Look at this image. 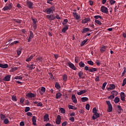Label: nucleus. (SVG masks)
I'll return each instance as SVG.
<instances>
[{
    "instance_id": "1",
    "label": "nucleus",
    "mask_w": 126,
    "mask_h": 126,
    "mask_svg": "<svg viewBox=\"0 0 126 126\" xmlns=\"http://www.w3.org/2000/svg\"><path fill=\"white\" fill-rule=\"evenodd\" d=\"M56 10V7L55 6H52L50 8H47L44 11V12H46L47 14H53L54 13V11Z\"/></svg>"
},
{
    "instance_id": "2",
    "label": "nucleus",
    "mask_w": 126,
    "mask_h": 126,
    "mask_svg": "<svg viewBox=\"0 0 126 126\" xmlns=\"http://www.w3.org/2000/svg\"><path fill=\"white\" fill-rule=\"evenodd\" d=\"M12 5H13V4H12V3H10L7 5L5 6L2 9L4 11H6V10H10L11 8H12Z\"/></svg>"
},
{
    "instance_id": "3",
    "label": "nucleus",
    "mask_w": 126,
    "mask_h": 126,
    "mask_svg": "<svg viewBox=\"0 0 126 126\" xmlns=\"http://www.w3.org/2000/svg\"><path fill=\"white\" fill-rule=\"evenodd\" d=\"M106 103L108 106L107 111L109 112H112V111H113V106H112V104H111V102H110V101H106Z\"/></svg>"
},
{
    "instance_id": "4",
    "label": "nucleus",
    "mask_w": 126,
    "mask_h": 126,
    "mask_svg": "<svg viewBox=\"0 0 126 126\" xmlns=\"http://www.w3.org/2000/svg\"><path fill=\"white\" fill-rule=\"evenodd\" d=\"M67 64L70 68H71V69L73 70H76V67H75L74 64L71 63L70 62H69L67 63Z\"/></svg>"
},
{
    "instance_id": "5",
    "label": "nucleus",
    "mask_w": 126,
    "mask_h": 126,
    "mask_svg": "<svg viewBox=\"0 0 126 126\" xmlns=\"http://www.w3.org/2000/svg\"><path fill=\"white\" fill-rule=\"evenodd\" d=\"M32 24L33 25V28L34 30L37 29V23H38V21L37 20V19H32Z\"/></svg>"
},
{
    "instance_id": "6",
    "label": "nucleus",
    "mask_w": 126,
    "mask_h": 126,
    "mask_svg": "<svg viewBox=\"0 0 126 126\" xmlns=\"http://www.w3.org/2000/svg\"><path fill=\"white\" fill-rule=\"evenodd\" d=\"M61 122H62V117H61V115H58L57 118L56 120V125H61Z\"/></svg>"
},
{
    "instance_id": "7",
    "label": "nucleus",
    "mask_w": 126,
    "mask_h": 126,
    "mask_svg": "<svg viewBox=\"0 0 126 126\" xmlns=\"http://www.w3.org/2000/svg\"><path fill=\"white\" fill-rule=\"evenodd\" d=\"M101 10L102 12H103V13H105L106 14H108V8H107L106 7H105L104 6H102L101 7Z\"/></svg>"
},
{
    "instance_id": "8",
    "label": "nucleus",
    "mask_w": 126,
    "mask_h": 126,
    "mask_svg": "<svg viewBox=\"0 0 126 126\" xmlns=\"http://www.w3.org/2000/svg\"><path fill=\"white\" fill-rule=\"evenodd\" d=\"M72 14L74 18H75L76 20H79V19H80L81 18L80 15H78V13L76 12H73Z\"/></svg>"
},
{
    "instance_id": "9",
    "label": "nucleus",
    "mask_w": 126,
    "mask_h": 126,
    "mask_svg": "<svg viewBox=\"0 0 126 126\" xmlns=\"http://www.w3.org/2000/svg\"><path fill=\"white\" fill-rule=\"evenodd\" d=\"M32 38H34V33H33V32H30V35L29 37V39L28 42H31V40H32Z\"/></svg>"
},
{
    "instance_id": "10",
    "label": "nucleus",
    "mask_w": 126,
    "mask_h": 126,
    "mask_svg": "<svg viewBox=\"0 0 126 126\" xmlns=\"http://www.w3.org/2000/svg\"><path fill=\"white\" fill-rule=\"evenodd\" d=\"M26 96L28 98H34L36 96V94L31 93L27 94H26Z\"/></svg>"
},
{
    "instance_id": "11",
    "label": "nucleus",
    "mask_w": 126,
    "mask_h": 126,
    "mask_svg": "<svg viewBox=\"0 0 126 126\" xmlns=\"http://www.w3.org/2000/svg\"><path fill=\"white\" fill-rule=\"evenodd\" d=\"M27 4L29 8H33V2H31L30 1H27Z\"/></svg>"
},
{
    "instance_id": "12",
    "label": "nucleus",
    "mask_w": 126,
    "mask_h": 126,
    "mask_svg": "<svg viewBox=\"0 0 126 126\" xmlns=\"http://www.w3.org/2000/svg\"><path fill=\"white\" fill-rule=\"evenodd\" d=\"M100 117V114L99 113H94L92 118L93 120H96V119H98Z\"/></svg>"
},
{
    "instance_id": "13",
    "label": "nucleus",
    "mask_w": 126,
    "mask_h": 126,
    "mask_svg": "<svg viewBox=\"0 0 126 126\" xmlns=\"http://www.w3.org/2000/svg\"><path fill=\"white\" fill-rule=\"evenodd\" d=\"M110 87L107 88L108 91H111V90H113V89H115L116 88V86L114 84H110Z\"/></svg>"
},
{
    "instance_id": "14",
    "label": "nucleus",
    "mask_w": 126,
    "mask_h": 126,
    "mask_svg": "<svg viewBox=\"0 0 126 126\" xmlns=\"http://www.w3.org/2000/svg\"><path fill=\"white\" fill-rule=\"evenodd\" d=\"M32 121V125L33 126H36V122H37V118L35 116H33Z\"/></svg>"
},
{
    "instance_id": "15",
    "label": "nucleus",
    "mask_w": 126,
    "mask_h": 126,
    "mask_svg": "<svg viewBox=\"0 0 126 126\" xmlns=\"http://www.w3.org/2000/svg\"><path fill=\"white\" fill-rule=\"evenodd\" d=\"M72 101L73 103H77V99H76V96H75V94L72 95Z\"/></svg>"
},
{
    "instance_id": "16",
    "label": "nucleus",
    "mask_w": 126,
    "mask_h": 126,
    "mask_svg": "<svg viewBox=\"0 0 126 126\" xmlns=\"http://www.w3.org/2000/svg\"><path fill=\"white\" fill-rule=\"evenodd\" d=\"M45 92H46V88L44 87H42L40 90V91L39 92L40 94L41 95H43Z\"/></svg>"
},
{
    "instance_id": "17",
    "label": "nucleus",
    "mask_w": 126,
    "mask_h": 126,
    "mask_svg": "<svg viewBox=\"0 0 126 126\" xmlns=\"http://www.w3.org/2000/svg\"><path fill=\"white\" fill-rule=\"evenodd\" d=\"M64 27H63L62 30V33H64L65 32H66L67 30H68V25H66Z\"/></svg>"
},
{
    "instance_id": "18",
    "label": "nucleus",
    "mask_w": 126,
    "mask_h": 126,
    "mask_svg": "<svg viewBox=\"0 0 126 126\" xmlns=\"http://www.w3.org/2000/svg\"><path fill=\"white\" fill-rule=\"evenodd\" d=\"M0 67H1V68H7V67H8V64L6 63H0Z\"/></svg>"
},
{
    "instance_id": "19",
    "label": "nucleus",
    "mask_w": 126,
    "mask_h": 126,
    "mask_svg": "<svg viewBox=\"0 0 126 126\" xmlns=\"http://www.w3.org/2000/svg\"><path fill=\"white\" fill-rule=\"evenodd\" d=\"M89 31H90V30L88 28H85L83 29V30L81 31L82 34H84V33H87V32H89Z\"/></svg>"
},
{
    "instance_id": "20",
    "label": "nucleus",
    "mask_w": 126,
    "mask_h": 126,
    "mask_svg": "<svg viewBox=\"0 0 126 126\" xmlns=\"http://www.w3.org/2000/svg\"><path fill=\"white\" fill-rule=\"evenodd\" d=\"M88 21H90V18H86L82 21V23H83V24H85L87 23V22H88Z\"/></svg>"
},
{
    "instance_id": "21",
    "label": "nucleus",
    "mask_w": 126,
    "mask_h": 126,
    "mask_svg": "<svg viewBox=\"0 0 126 126\" xmlns=\"http://www.w3.org/2000/svg\"><path fill=\"white\" fill-rule=\"evenodd\" d=\"M11 75H8L4 78V81H10Z\"/></svg>"
},
{
    "instance_id": "22",
    "label": "nucleus",
    "mask_w": 126,
    "mask_h": 126,
    "mask_svg": "<svg viewBox=\"0 0 126 126\" xmlns=\"http://www.w3.org/2000/svg\"><path fill=\"white\" fill-rule=\"evenodd\" d=\"M106 49H107V46H103L102 47H101L100 49V53H102V54H103V53L105 52Z\"/></svg>"
},
{
    "instance_id": "23",
    "label": "nucleus",
    "mask_w": 126,
    "mask_h": 126,
    "mask_svg": "<svg viewBox=\"0 0 126 126\" xmlns=\"http://www.w3.org/2000/svg\"><path fill=\"white\" fill-rule=\"evenodd\" d=\"M49 120V114H45L44 117V122H48Z\"/></svg>"
},
{
    "instance_id": "24",
    "label": "nucleus",
    "mask_w": 126,
    "mask_h": 126,
    "mask_svg": "<svg viewBox=\"0 0 126 126\" xmlns=\"http://www.w3.org/2000/svg\"><path fill=\"white\" fill-rule=\"evenodd\" d=\"M68 109L70 110H77V108L74 107L73 105H69L68 106Z\"/></svg>"
},
{
    "instance_id": "25",
    "label": "nucleus",
    "mask_w": 126,
    "mask_h": 126,
    "mask_svg": "<svg viewBox=\"0 0 126 126\" xmlns=\"http://www.w3.org/2000/svg\"><path fill=\"white\" fill-rule=\"evenodd\" d=\"M14 79H20L21 80H22V79H23V75L16 76L14 78Z\"/></svg>"
},
{
    "instance_id": "26",
    "label": "nucleus",
    "mask_w": 126,
    "mask_h": 126,
    "mask_svg": "<svg viewBox=\"0 0 126 126\" xmlns=\"http://www.w3.org/2000/svg\"><path fill=\"white\" fill-rule=\"evenodd\" d=\"M86 92H87V90H83L78 92L77 94L78 95H82V94H84V93H86Z\"/></svg>"
},
{
    "instance_id": "27",
    "label": "nucleus",
    "mask_w": 126,
    "mask_h": 126,
    "mask_svg": "<svg viewBox=\"0 0 126 126\" xmlns=\"http://www.w3.org/2000/svg\"><path fill=\"white\" fill-rule=\"evenodd\" d=\"M68 22V20L67 19H65L63 20V22L62 23V25L63 26H66V23Z\"/></svg>"
},
{
    "instance_id": "28",
    "label": "nucleus",
    "mask_w": 126,
    "mask_h": 126,
    "mask_svg": "<svg viewBox=\"0 0 126 126\" xmlns=\"http://www.w3.org/2000/svg\"><path fill=\"white\" fill-rule=\"evenodd\" d=\"M63 94H61V93H57L56 94V99H59V98H61Z\"/></svg>"
},
{
    "instance_id": "29",
    "label": "nucleus",
    "mask_w": 126,
    "mask_h": 126,
    "mask_svg": "<svg viewBox=\"0 0 126 126\" xmlns=\"http://www.w3.org/2000/svg\"><path fill=\"white\" fill-rule=\"evenodd\" d=\"M21 51H22V48H21V47H20L17 50V53L18 56H20V55H21Z\"/></svg>"
},
{
    "instance_id": "30",
    "label": "nucleus",
    "mask_w": 126,
    "mask_h": 126,
    "mask_svg": "<svg viewBox=\"0 0 126 126\" xmlns=\"http://www.w3.org/2000/svg\"><path fill=\"white\" fill-rule=\"evenodd\" d=\"M81 100L82 102H87V101H88V100H89V99L88 98V97H82L81 98Z\"/></svg>"
},
{
    "instance_id": "31",
    "label": "nucleus",
    "mask_w": 126,
    "mask_h": 126,
    "mask_svg": "<svg viewBox=\"0 0 126 126\" xmlns=\"http://www.w3.org/2000/svg\"><path fill=\"white\" fill-rule=\"evenodd\" d=\"M33 66H35V64H34L28 65V67H29V68H31V69H34L35 68V67Z\"/></svg>"
},
{
    "instance_id": "32",
    "label": "nucleus",
    "mask_w": 126,
    "mask_h": 126,
    "mask_svg": "<svg viewBox=\"0 0 126 126\" xmlns=\"http://www.w3.org/2000/svg\"><path fill=\"white\" fill-rule=\"evenodd\" d=\"M88 41V39H86L85 40H84L81 43V46L82 47H83V46H84V45H85V43L86 42H87V41Z\"/></svg>"
},
{
    "instance_id": "33",
    "label": "nucleus",
    "mask_w": 126,
    "mask_h": 126,
    "mask_svg": "<svg viewBox=\"0 0 126 126\" xmlns=\"http://www.w3.org/2000/svg\"><path fill=\"white\" fill-rule=\"evenodd\" d=\"M55 87L57 88V89L59 90L61 89V86L60 85V84L58 82L55 83Z\"/></svg>"
},
{
    "instance_id": "34",
    "label": "nucleus",
    "mask_w": 126,
    "mask_h": 126,
    "mask_svg": "<svg viewBox=\"0 0 126 126\" xmlns=\"http://www.w3.org/2000/svg\"><path fill=\"white\" fill-rule=\"evenodd\" d=\"M63 81H64V82H65V81H66V80H67V75L64 74L63 75Z\"/></svg>"
},
{
    "instance_id": "35",
    "label": "nucleus",
    "mask_w": 126,
    "mask_h": 126,
    "mask_svg": "<svg viewBox=\"0 0 126 126\" xmlns=\"http://www.w3.org/2000/svg\"><path fill=\"white\" fill-rule=\"evenodd\" d=\"M119 102H120V98H119L118 97H116L114 99V102L115 103V104H118Z\"/></svg>"
},
{
    "instance_id": "36",
    "label": "nucleus",
    "mask_w": 126,
    "mask_h": 126,
    "mask_svg": "<svg viewBox=\"0 0 126 126\" xmlns=\"http://www.w3.org/2000/svg\"><path fill=\"white\" fill-rule=\"evenodd\" d=\"M35 55H31L30 57H29L28 58H27L26 59V62H30V61H31V60H32V59H33V58H34V56Z\"/></svg>"
},
{
    "instance_id": "37",
    "label": "nucleus",
    "mask_w": 126,
    "mask_h": 126,
    "mask_svg": "<svg viewBox=\"0 0 126 126\" xmlns=\"http://www.w3.org/2000/svg\"><path fill=\"white\" fill-rule=\"evenodd\" d=\"M94 71H97V68H92L89 69L90 72H94Z\"/></svg>"
},
{
    "instance_id": "38",
    "label": "nucleus",
    "mask_w": 126,
    "mask_h": 126,
    "mask_svg": "<svg viewBox=\"0 0 126 126\" xmlns=\"http://www.w3.org/2000/svg\"><path fill=\"white\" fill-rule=\"evenodd\" d=\"M79 65L80 66V67H84V66H85V64H84L83 63V62H80L79 63Z\"/></svg>"
},
{
    "instance_id": "39",
    "label": "nucleus",
    "mask_w": 126,
    "mask_h": 126,
    "mask_svg": "<svg viewBox=\"0 0 126 126\" xmlns=\"http://www.w3.org/2000/svg\"><path fill=\"white\" fill-rule=\"evenodd\" d=\"M83 75V72L82 71H80L78 72V76L80 78H82Z\"/></svg>"
},
{
    "instance_id": "40",
    "label": "nucleus",
    "mask_w": 126,
    "mask_h": 126,
    "mask_svg": "<svg viewBox=\"0 0 126 126\" xmlns=\"http://www.w3.org/2000/svg\"><path fill=\"white\" fill-rule=\"evenodd\" d=\"M117 108L119 110L118 113H122V111H123V109L122 108V107L120 105H118Z\"/></svg>"
},
{
    "instance_id": "41",
    "label": "nucleus",
    "mask_w": 126,
    "mask_h": 126,
    "mask_svg": "<svg viewBox=\"0 0 126 126\" xmlns=\"http://www.w3.org/2000/svg\"><path fill=\"white\" fill-rule=\"evenodd\" d=\"M18 43H19V41L16 40L15 41H14L13 42L11 43L9 46H13V45H16V44H18Z\"/></svg>"
},
{
    "instance_id": "42",
    "label": "nucleus",
    "mask_w": 126,
    "mask_h": 126,
    "mask_svg": "<svg viewBox=\"0 0 126 126\" xmlns=\"http://www.w3.org/2000/svg\"><path fill=\"white\" fill-rule=\"evenodd\" d=\"M0 119L2 120V121H3V120H4V119H5V118H6V117L4 115H3V114H2V113L0 114Z\"/></svg>"
},
{
    "instance_id": "43",
    "label": "nucleus",
    "mask_w": 126,
    "mask_h": 126,
    "mask_svg": "<svg viewBox=\"0 0 126 126\" xmlns=\"http://www.w3.org/2000/svg\"><path fill=\"white\" fill-rule=\"evenodd\" d=\"M94 18H95V19H99V18H100V19H103V18L102 17V16L100 15L94 16Z\"/></svg>"
},
{
    "instance_id": "44",
    "label": "nucleus",
    "mask_w": 126,
    "mask_h": 126,
    "mask_svg": "<svg viewBox=\"0 0 126 126\" xmlns=\"http://www.w3.org/2000/svg\"><path fill=\"white\" fill-rule=\"evenodd\" d=\"M12 100L15 101V102L17 101V98H16V96L13 95L12 96Z\"/></svg>"
},
{
    "instance_id": "45",
    "label": "nucleus",
    "mask_w": 126,
    "mask_h": 126,
    "mask_svg": "<svg viewBox=\"0 0 126 126\" xmlns=\"http://www.w3.org/2000/svg\"><path fill=\"white\" fill-rule=\"evenodd\" d=\"M14 21L18 23V24H20L21 23V20L18 19H14Z\"/></svg>"
},
{
    "instance_id": "46",
    "label": "nucleus",
    "mask_w": 126,
    "mask_h": 126,
    "mask_svg": "<svg viewBox=\"0 0 126 126\" xmlns=\"http://www.w3.org/2000/svg\"><path fill=\"white\" fill-rule=\"evenodd\" d=\"M3 123L5 124V125H7V124L9 123V121L7 119V118H6L4 120Z\"/></svg>"
},
{
    "instance_id": "47",
    "label": "nucleus",
    "mask_w": 126,
    "mask_h": 126,
    "mask_svg": "<svg viewBox=\"0 0 126 126\" xmlns=\"http://www.w3.org/2000/svg\"><path fill=\"white\" fill-rule=\"evenodd\" d=\"M29 111H30V107H26L25 108V112L26 113H27V112H29Z\"/></svg>"
},
{
    "instance_id": "48",
    "label": "nucleus",
    "mask_w": 126,
    "mask_h": 126,
    "mask_svg": "<svg viewBox=\"0 0 126 126\" xmlns=\"http://www.w3.org/2000/svg\"><path fill=\"white\" fill-rule=\"evenodd\" d=\"M88 64H90V65H94V63L92 61H88Z\"/></svg>"
},
{
    "instance_id": "49",
    "label": "nucleus",
    "mask_w": 126,
    "mask_h": 126,
    "mask_svg": "<svg viewBox=\"0 0 126 126\" xmlns=\"http://www.w3.org/2000/svg\"><path fill=\"white\" fill-rule=\"evenodd\" d=\"M109 1L111 5H112V4H115L116 3V1L114 0H109Z\"/></svg>"
},
{
    "instance_id": "50",
    "label": "nucleus",
    "mask_w": 126,
    "mask_h": 126,
    "mask_svg": "<svg viewBox=\"0 0 126 126\" xmlns=\"http://www.w3.org/2000/svg\"><path fill=\"white\" fill-rule=\"evenodd\" d=\"M106 85H107V82H105L102 84V90H105V87H106Z\"/></svg>"
},
{
    "instance_id": "51",
    "label": "nucleus",
    "mask_w": 126,
    "mask_h": 126,
    "mask_svg": "<svg viewBox=\"0 0 126 126\" xmlns=\"http://www.w3.org/2000/svg\"><path fill=\"white\" fill-rule=\"evenodd\" d=\"M94 22L96 23L97 24H98L99 25H101L102 24V23H101V21L98 20H95Z\"/></svg>"
},
{
    "instance_id": "52",
    "label": "nucleus",
    "mask_w": 126,
    "mask_h": 126,
    "mask_svg": "<svg viewBox=\"0 0 126 126\" xmlns=\"http://www.w3.org/2000/svg\"><path fill=\"white\" fill-rule=\"evenodd\" d=\"M111 94H113L114 96H115V95H118V92H117L116 91H113L112 92Z\"/></svg>"
},
{
    "instance_id": "53",
    "label": "nucleus",
    "mask_w": 126,
    "mask_h": 126,
    "mask_svg": "<svg viewBox=\"0 0 126 126\" xmlns=\"http://www.w3.org/2000/svg\"><path fill=\"white\" fill-rule=\"evenodd\" d=\"M93 112L94 113V114H97V109L96 108V107H94L93 108Z\"/></svg>"
},
{
    "instance_id": "54",
    "label": "nucleus",
    "mask_w": 126,
    "mask_h": 126,
    "mask_svg": "<svg viewBox=\"0 0 126 126\" xmlns=\"http://www.w3.org/2000/svg\"><path fill=\"white\" fill-rule=\"evenodd\" d=\"M69 121H70V122H72V123H73V122H74V117H70L69 118Z\"/></svg>"
},
{
    "instance_id": "55",
    "label": "nucleus",
    "mask_w": 126,
    "mask_h": 126,
    "mask_svg": "<svg viewBox=\"0 0 126 126\" xmlns=\"http://www.w3.org/2000/svg\"><path fill=\"white\" fill-rule=\"evenodd\" d=\"M60 111H61L62 114H64V113H65V110H64V109L63 108H60Z\"/></svg>"
},
{
    "instance_id": "56",
    "label": "nucleus",
    "mask_w": 126,
    "mask_h": 126,
    "mask_svg": "<svg viewBox=\"0 0 126 126\" xmlns=\"http://www.w3.org/2000/svg\"><path fill=\"white\" fill-rule=\"evenodd\" d=\"M126 84V78H125L123 82L122 86H125Z\"/></svg>"
},
{
    "instance_id": "57",
    "label": "nucleus",
    "mask_w": 126,
    "mask_h": 126,
    "mask_svg": "<svg viewBox=\"0 0 126 126\" xmlns=\"http://www.w3.org/2000/svg\"><path fill=\"white\" fill-rule=\"evenodd\" d=\"M86 110H89L90 109V105L89 104H87L86 105Z\"/></svg>"
},
{
    "instance_id": "58",
    "label": "nucleus",
    "mask_w": 126,
    "mask_h": 126,
    "mask_svg": "<svg viewBox=\"0 0 126 126\" xmlns=\"http://www.w3.org/2000/svg\"><path fill=\"white\" fill-rule=\"evenodd\" d=\"M95 80L96 81H99V80H100V77L99 76H96L95 78Z\"/></svg>"
},
{
    "instance_id": "59",
    "label": "nucleus",
    "mask_w": 126,
    "mask_h": 126,
    "mask_svg": "<svg viewBox=\"0 0 126 126\" xmlns=\"http://www.w3.org/2000/svg\"><path fill=\"white\" fill-rule=\"evenodd\" d=\"M32 115H33V114L30 112H29L27 113V116H28L31 117L32 116Z\"/></svg>"
},
{
    "instance_id": "60",
    "label": "nucleus",
    "mask_w": 126,
    "mask_h": 126,
    "mask_svg": "<svg viewBox=\"0 0 126 126\" xmlns=\"http://www.w3.org/2000/svg\"><path fill=\"white\" fill-rule=\"evenodd\" d=\"M114 98H115V95L113 94L111 95L108 97V99H114Z\"/></svg>"
},
{
    "instance_id": "61",
    "label": "nucleus",
    "mask_w": 126,
    "mask_h": 126,
    "mask_svg": "<svg viewBox=\"0 0 126 126\" xmlns=\"http://www.w3.org/2000/svg\"><path fill=\"white\" fill-rule=\"evenodd\" d=\"M56 16L55 17L56 18H57L58 20L61 19V17L60 16V15L58 14H56Z\"/></svg>"
},
{
    "instance_id": "62",
    "label": "nucleus",
    "mask_w": 126,
    "mask_h": 126,
    "mask_svg": "<svg viewBox=\"0 0 126 126\" xmlns=\"http://www.w3.org/2000/svg\"><path fill=\"white\" fill-rule=\"evenodd\" d=\"M90 69V68H89V67L88 66H85L84 67L85 70H88L89 71Z\"/></svg>"
},
{
    "instance_id": "63",
    "label": "nucleus",
    "mask_w": 126,
    "mask_h": 126,
    "mask_svg": "<svg viewBox=\"0 0 126 126\" xmlns=\"http://www.w3.org/2000/svg\"><path fill=\"white\" fill-rule=\"evenodd\" d=\"M25 125V124L23 122H21L20 123V126H24Z\"/></svg>"
},
{
    "instance_id": "64",
    "label": "nucleus",
    "mask_w": 126,
    "mask_h": 126,
    "mask_svg": "<svg viewBox=\"0 0 126 126\" xmlns=\"http://www.w3.org/2000/svg\"><path fill=\"white\" fill-rule=\"evenodd\" d=\"M66 124H67V123H66V122H64L63 123H62V126H66Z\"/></svg>"
}]
</instances>
